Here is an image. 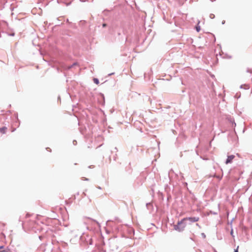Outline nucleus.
Listing matches in <instances>:
<instances>
[{
  "mask_svg": "<svg viewBox=\"0 0 252 252\" xmlns=\"http://www.w3.org/2000/svg\"><path fill=\"white\" fill-rule=\"evenodd\" d=\"M199 220V217H189L185 218L182 219L181 221H178L177 224L174 225V229L179 232L183 231L187 226L186 221L189 220L190 222H196Z\"/></svg>",
  "mask_w": 252,
  "mask_h": 252,
  "instance_id": "nucleus-1",
  "label": "nucleus"
},
{
  "mask_svg": "<svg viewBox=\"0 0 252 252\" xmlns=\"http://www.w3.org/2000/svg\"><path fill=\"white\" fill-rule=\"evenodd\" d=\"M234 158L235 156L234 155H230L228 156L227 158L225 161V163L227 164L228 163H231Z\"/></svg>",
  "mask_w": 252,
  "mask_h": 252,
  "instance_id": "nucleus-2",
  "label": "nucleus"
},
{
  "mask_svg": "<svg viewBox=\"0 0 252 252\" xmlns=\"http://www.w3.org/2000/svg\"><path fill=\"white\" fill-rule=\"evenodd\" d=\"M6 129L7 128L6 127H3L0 128V132H1L2 134H4L5 133Z\"/></svg>",
  "mask_w": 252,
  "mask_h": 252,
  "instance_id": "nucleus-3",
  "label": "nucleus"
},
{
  "mask_svg": "<svg viewBox=\"0 0 252 252\" xmlns=\"http://www.w3.org/2000/svg\"><path fill=\"white\" fill-rule=\"evenodd\" d=\"M93 81L97 85H98L99 83L98 79L97 78H94Z\"/></svg>",
  "mask_w": 252,
  "mask_h": 252,
  "instance_id": "nucleus-4",
  "label": "nucleus"
},
{
  "mask_svg": "<svg viewBox=\"0 0 252 252\" xmlns=\"http://www.w3.org/2000/svg\"><path fill=\"white\" fill-rule=\"evenodd\" d=\"M196 30L197 32H199L200 31V26H197L196 27Z\"/></svg>",
  "mask_w": 252,
  "mask_h": 252,
  "instance_id": "nucleus-5",
  "label": "nucleus"
},
{
  "mask_svg": "<svg viewBox=\"0 0 252 252\" xmlns=\"http://www.w3.org/2000/svg\"><path fill=\"white\" fill-rule=\"evenodd\" d=\"M30 216H31V215H30V214H29V213H27V214H26V218H29V217H30Z\"/></svg>",
  "mask_w": 252,
  "mask_h": 252,
  "instance_id": "nucleus-6",
  "label": "nucleus"
},
{
  "mask_svg": "<svg viewBox=\"0 0 252 252\" xmlns=\"http://www.w3.org/2000/svg\"><path fill=\"white\" fill-rule=\"evenodd\" d=\"M237 248H238V247H237ZM234 252H238V249H237L236 250H235Z\"/></svg>",
  "mask_w": 252,
  "mask_h": 252,
  "instance_id": "nucleus-7",
  "label": "nucleus"
},
{
  "mask_svg": "<svg viewBox=\"0 0 252 252\" xmlns=\"http://www.w3.org/2000/svg\"><path fill=\"white\" fill-rule=\"evenodd\" d=\"M3 247L2 246L0 247V250L2 249Z\"/></svg>",
  "mask_w": 252,
  "mask_h": 252,
  "instance_id": "nucleus-8",
  "label": "nucleus"
},
{
  "mask_svg": "<svg viewBox=\"0 0 252 252\" xmlns=\"http://www.w3.org/2000/svg\"><path fill=\"white\" fill-rule=\"evenodd\" d=\"M105 26H106V24H103V27H105Z\"/></svg>",
  "mask_w": 252,
  "mask_h": 252,
  "instance_id": "nucleus-9",
  "label": "nucleus"
}]
</instances>
